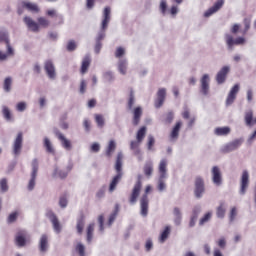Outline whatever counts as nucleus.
I'll use <instances>...</instances> for the list:
<instances>
[{
	"instance_id": "1",
	"label": "nucleus",
	"mask_w": 256,
	"mask_h": 256,
	"mask_svg": "<svg viewBox=\"0 0 256 256\" xmlns=\"http://www.w3.org/2000/svg\"><path fill=\"white\" fill-rule=\"evenodd\" d=\"M0 45L6 46V52L0 50V62L7 61L8 57L15 55V49L11 46V37L7 28H0Z\"/></svg>"
},
{
	"instance_id": "2",
	"label": "nucleus",
	"mask_w": 256,
	"mask_h": 256,
	"mask_svg": "<svg viewBox=\"0 0 256 256\" xmlns=\"http://www.w3.org/2000/svg\"><path fill=\"white\" fill-rule=\"evenodd\" d=\"M23 21L29 31H32V33H39L40 27H47L49 25V20H47L45 17H39L37 19L38 22H36L33 20V18L25 16Z\"/></svg>"
},
{
	"instance_id": "3",
	"label": "nucleus",
	"mask_w": 256,
	"mask_h": 256,
	"mask_svg": "<svg viewBox=\"0 0 256 256\" xmlns=\"http://www.w3.org/2000/svg\"><path fill=\"white\" fill-rule=\"evenodd\" d=\"M152 189L151 185H147L144 194L140 198V215L142 217L149 215V193H151Z\"/></svg>"
},
{
	"instance_id": "4",
	"label": "nucleus",
	"mask_w": 256,
	"mask_h": 256,
	"mask_svg": "<svg viewBox=\"0 0 256 256\" xmlns=\"http://www.w3.org/2000/svg\"><path fill=\"white\" fill-rule=\"evenodd\" d=\"M141 179H143V176L141 174H138L137 181L130 195V205H135L137 203V199H139V195H141V188L143 187V182H141Z\"/></svg>"
},
{
	"instance_id": "5",
	"label": "nucleus",
	"mask_w": 256,
	"mask_h": 256,
	"mask_svg": "<svg viewBox=\"0 0 256 256\" xmlns=\"http://www.w3.org/2000/svg\"><path fill=\"white\" fill-rule=\"evenodd\" d=\"M193 193L195 199H203V195H205V180L203 179V177H195Z\"/></svg>"
},
{
	"instance_id": "6",
	"label": "nucleus",
	"mask_w": 256,
	"mask_h": 256,
	"mask_svg": "<svg viewBox=\"0 0 256 256\" xmlns=\"http://www.w3.org/2000/svg\"><path fill=\"white\" fill-rule=\"evenodd\" d=\"M31 178L28 183V191H33L35 189V180L37 179V173H39V160L34 158L31 162Z\"/></svg>"
},
{
	"instance_id": "7",
	"label": "nucleus",
	"mask_w": 256,
	"mask_h": 256,
	"mask_svg": "<svg viewBox=\"0 0 256 256\" xmlns=\"http://www.w3.org/2000/svg\"><path fill=\"white\" fill-rule=\"evenodd\" d=\"M245 139L244 138H237L232 142L227 143L224 145L220 151L221 153H232V151H237L241 145H243Z\"/></svg>"
},
{
	"instance_id": "8",
	"label": "nucleus",
	"mask_w": 256,
	"mask_h": 256,
	"mask_svg": "<svg viewBox=\"0 0 256 256\" xmlns=\"http://www.w3.org/2000/svg\"><path fill=\"white\" fill-rule=\"evenodd\" d=\"M225 41L228 51H233L235 45H245V37L239 36L234 38L231 34H225Z\"/></svg>"
},
{
	"instance_id": "9",
	"label": "nucleus",
	"mask_w": 256,
	"mask_h": 256,
	"mask_svg": "<svg viewBox=\"0 0 256 256\" xmlns=\"http://www.w3.org/2000/svg\"><path fill=\"white\" fill-rule=\"evenodd\" d=\"M46 217L47 219H49V221H51L55 233L57 234L61 233L62 231L61 222H59V218H57V215L55 214V212H53V210H51L50 208H47Z\"/></svg>"
},
{
	"instance_id": "10",
	"label": "nucleus",
	"mask_w": 256,
	"mask_h": 256,
	"mask_svg": "<svg viewBox=\"0 0 256 256\" xmlns=\"http://www.w3.org/2000/svg\"><path fill=\"white\" fill-rule=\"evenodd\" d=\"M21 151H23V132H18L12 145V155H14V157H19Z\"/></svg>"
},
{
	"instance_id": "11",
	"label": "nucleus",
	"mask_w": 256,
	"mask_h": 256,
	"mask_svg": "<svg viewBox=\"0 0 256 256\" xmlns=\"http://www.w3.org/2000/svg\"><path fill=\"white\" fill-rule=\"evenodd\" d=\"M29 243V234L25 230H20L15 235L16 247H26Z\"/></svg>"
},
{
	"instance_id": "12",
	"label": "nucleus",
	"mask_w": 256,
	"mask_h": 256,
	"mask_svg": "<svg viewBox=\"0 0 256 256\" xmlns=\"http://www.w3.org/2000/svg\"><path fill=\"white\" fill-rule=\"evenodd\" d=\"M249 189V171L244 170L240 178V190L239 195H245Z\"/></svg>"
},
{
	"instance_id": "13",
	"label": "nucleus",
	"mask_w": 256,
	"mask_h": 256,
	"mask_svg": "<svg viewBox=\"0 0 256 256\" xmlns=\"http://www.w3.org/2000/svg\"><path fill=\"white\" fill-rule=\"evenodd\" d=\"M54 134L61 141V145L66 151H71L73 149V145L71 144V140L67 139L59 129L54 128Z\"/></svg>"
},
{
	"instance_id": "14",
	"label": "nucleus",
	"mask_w": 256,
	"mask_h": 256,
	"mask_svg": "<svg viewBox=\"0 0 256 256\" xmlns=\"http://www.w3.org/2000/svg\"><path fill=\"white\" fill-rule=\"evenodd\" d=\"M231 71L230 66H223L218 73L216 74V82L218 85H223L225 81H227V75H229V72Z\"/></svg>"
},
{
	"instance_id": "15",
	"label": "nucleus",
	"mask_w": 256,
	"mask_h": 256,
	"mask_svg": "<svg viewBox=\"0 0 256 256\" xmlns=\"http://www.w3.org/2000/svg\"><path fill=\"white\" fill-rule=\"evenodd\" d=\"M241 89V85L235 84L228 93V96L226 98V107H229L230 105H233L235 103V99H237V93H239V90Z\"/></svg>"
},
{
	"instance_id": "16",
	"label": "nucleus",
	"mask_w": 256,
	"mask_h": 256,
	"mask_svg": "<svg viewBox=\"0 0 256 256\" xmlns=\"http://www.w3.org/2000/svg\"><path fill=\"white\" fill-rule=\"evenodd\" d=\"M212 183L217 187H221V185H223V175L221 174L219 166L212 167Z\"/></svg>"
},
{
	"instance_id": "17",
	"label": "nucleus",
	"mask_w": 256,
	"mask_h": 256,
	"mask_svg": "<svg viewBox=\"0 0 256 256\" xmlns=\"http://www.w3.org/2000/svg\"><path fill=\"white\" fill-rule=\"evenodd\" d=\"M211 81V78L209 77V74H204L200 79V93L204 95V97H207L209 95V83Z\"/></svg>"
},
{
	"instance_id": "18",
	"label": "nucleus",
	"mask_w": 256,
	"mask_h": 256,
	"mask_svg": "<svg viewBox=\"0 0 256 256\" xmlns=\"http://www.w3.org/2000/svg\"><path fill=\"white\" fill-rule=\"evenodd\" d=\"M44 70L49 79H55V77H57V72L55 71V64H53V60L45 61Z\"/></svg>"
},
{
	"instance_id": "19",
	"label": "nucleus",
	"mask_w": 256,
	"mask_h": 256,
	"mask_svg": "<svg viewBox=\"0 0 256 256\" xmlns=\"http://www.w3.org/2000/svg\"><path fill=\"white\" fill-rule=\"evenodd\" d=\"M223 5H225V0H217L213 6L204 12V17L208 18L211 17V15H215V13H217V11H219Z\"/></svg>"
},
{
	"instance_id": "20",
	"label": "nucleus",
	"mask_w": 256,
	"mask_h": 256,
	"mask_svg": "<svg viewBox=\"0 0 256 256\" xmlns=\"http://www.w3.org/2000/svg\"><path fill=\"white\" fill-rule=\"evenodd\" d=\"M165 97H167V89L160 88L157 92V98L155 100L156 109H161L163 103H165Z\"/></svg>"
},
{
	"instance_id": "21",
	"label": "nucleus",
	"mask_w": 256,
	"mask_h": 256,
	"mask_svg": "<svg viewBox=\"0 0 256 256\" xmlns=\"http://www.w3.org/2000/svg\"><path fill=\"white\" fill-rule=\"evenodd\" d=\"M109 21H111V7L106 6L103 10V20L101 23L103 29H107L109 27Z\"/></svg>"
},
{
	"instance_id": "22",
	"label": "nucleus",
	"mask_w": 256,
	"mask_h": 256,
	"mask_svg": "<svg viewBox=\"0 0 256 256\" xmlns=\"http://www.w3.org/2000/svg\"><path fill=\"white\" fill-rule=\"evenodd\" d=\"M21 4L22 7H24V9H27V11H30V13H40L41 11V8H39V5H37V3L23 0Z\"/></svg>"
},
{
	"instance_id": "23",
	"label": "nucleus",
	"mask_w": 256,
	"mask_h": 256,
	"mask_svg": "<svg viewBox=\"0 0 256 256\" xmlns=\"http://www.w3.org/2000/svg\"><path fill=\"white\" fill-rule=\"evenodd\" d=\"M141 115H143V108H141V106H137L136 108H134L132 120V124L134 125V127H137V125H139L141 121Z\"/></svg>"
},
{
	"instance_id": "24",
	"label": "nucleus",
	"mask_w": 256,
	"mask_h": 256,
	"mask_svg": "<svg viewBox=\"0 0 256 256\" xmlns=\"http://www.w3.org/2000/svg\"><path fill=\"white\" fill-rule=\"evenodd\" d=\"M225 213H227V206L225 201H220L219 206L216 208L217 219H225Z\"/></svg>"
},
{
	"instance_id": "25",
	"label": "nucleus",
	"mask_w": 256,
	"mask_h": 256,
	"mask_svg": "<svg viewBox=\"0 0 256 256\" xmlns=\"http://www.w3.org/2000/svg\"><path fill=\"white\" fill-rule=\"evenodd\" d=\"M114 169L116 173L123 175V153L121 152L117 154Z\"/></svg>"
},
{
	"instance_id": "26",
	"label": "nucleus",
	"mask_w": 256,
	"mask_h": 256,
	"mask_svg": "<svg viewBox=\"0 0 256 256\" xmlns=\"http://www.w3.org/2000/svg\"><path fill=\"white\" fill-rule=\"evenodd\" d=\"M47 249H49V240L47 238V235L44 234L40 238L39 251L40 253H46Z\"/></svg>"
},
{
	"instance_id": "27",
	"label": "nucleus",
	"mask_w": 256,
	"mask_h": 256,
	"mask_svg": "<svg viewBox=\"0 0 256 256\" xmlns=\"http://www.w3.org/2000/svg\"><path fill=\"white\" fill-rule=\"evenodd\" d=\"M173 215L174 225H176V227H179V225H181V222L183 221V214L181 213V209H179V207H174Z\"/></svg>"
},
{
	"instance_id": "28",
	"label": "nucleus",
	"mask_w": 256,
	"mask_h": 256,
	"mask_svg": "<svg viewBox=\"0 0 256 256\" xmlns=\"http://www.w3.org/2000/svg\"><path fill=\"white\" fill-rule=\"evenodd\" d=\"M183 125V122L178 121L176 124L173 126L171 133H170V139H179V131H181V127Z\"/></svg>"
},
{
	"instance_id": "29",
	"label": "nucleus",
	"mask_w": 256,
	"mask_h": 256,
	"mask_svg": "<svg viewBox=\"0 0 256 256\" xmlns=\"http://www.w3.org/2000/svg\"><path fill=\"white\" fill-rule=\"evenodd\" d=\"M84 227H85V214L83 213V211H81L76 224L77 233H79V235L83 233Z\"/></svg>"
},
{
	"instance_id": "30",
	"label": "nucleus",
	"mask_w": 256,
	"mask_h": 256,
	"mask_svg": "<svg viewBox=\"0 0 256 256\" xmlns=\"http://www.w3.org/2000/svg\"><path fill=\"white\" fill-rule=\"evenodd\" d=\"M122 178H123V174L116 173V175L112 178L109 185L110 193L115 191V189H117V185H119V181H121Z\"/></svg>"
},
{
	"instance_id": "31",
	"label": "nucleus",
	"mask_w": 256,
	"mask_h": 256,
	"mask_svg": "<svg viewBox=\"0 0 256 256\" xmlns=\"http://www.w3.org/2000/svg\"><path fill=\"white\" fill-rule=\"evenodd\" d=\"M43 147L45 148L47 153H50V155H55V148L53 147V144L48 137H44Z\"/></svg>"
},
{
	"instance_id": "32",
	"label": "nucleus",
	"mask_w": 256,
	"mask_h": 256,
	"mask_svg": "<svg viewBox=\"0 0 256 256\" xmlns=\"http://www.w3.org/2000/svg\"><path fill=\"white\" fill-rule=\"evenodd\" d=\"M215 135L218 137H225L231 133V127L224 126V127H217L214 131Z\"/></svg>"
},
{
	"instance_id": "33",
	"label": "nucleus",
	"mask_w": 256,
	"mask_h": 256,
	"mask_svg": "<svg viewBox=\"0 0 256 256\" xmlns=\"http://www.w3.org/2000/svg\"><path fill=\"white\" fill-rule=\"evenodd\" d=\"M159 177L161 179H167V160L162 159L159 164Z\"/></svg>"
},
{
	"instance_id": "34",
	"label": "nucleus",
	"mask_w": 256,
	"mask_h": 256,
	"mask_svg": "<svg viewBox=\"0 0 256 256\" xmlns=\"http://www.w3.org/2000/svg\"><path fill=\"white\" fill-rule=\"evenodd\" d=\"M120 205L118 203L115 204L113 212L110 214L108 218V225H113L115 220L117 219V215H119Z\"/></svg>"
},
{
	"instance_id": "35",
	"label": "nucleus",
	"mask_w": 256,
	"mask_h": 256,
	"mask_svg": "<svg viewBox=\"0 0 256 256\" xmlns=\"http://www.w3.org/2000/svg\"><path fill=\"white\" fill-rule=\"evenodd\" d=\"M162 117H163L162 123H164V125H171V123H173L175 119V112L169 111L168 113L164 114Z\"/></svg>"
},
{
	"instance_id": "36",
	"label": "nucleus",
	"mask_w": 256,
	"mask_h": 256,
	"mask_svg": "<svg viewBox=\"0 0 256 256\" xmlns=\"http://www.w3.org/2000/svg\"><path fill=\"white\" fill-rule=\"evenodd\" d=\"M244 121L247 127H253L255 125V118H253V111H248L245 113Z\"/></svg>"
},
{
	"instance_id": "37",
	"label": "nucleus",
	"mask_w": 256,
	"mask_h": 256,
	"mask_svg": "<svg viewBox=\"0 0 256 256\" xmlns=\"http://www.w3.org/2000/svg\"><path fill=\"white\" fill-rule=\"evenodd\" d=\"M169 235H171V226H165L159 237L160 243H165L166 239H169Z\"/></svg>"
},
{
	"instance_id": "38",
	"label": "nucleus",
	"mask_w": 256,
	"mask_h": 256,
	"mask_svg": "<svg viewBox=\"0 0 256 256\" xmlns=\"http://www.w3.org/2000/svg\"><path fill=\"white\" fill-rule=\"evenodd\" d=\"M147 134V127L142 126L136 133V140L138 143H143V139H145V135Z\"/></svg>"
},
{
	"instance_id": "39",
	"label": "nucleus",
	"mask_w": 256,
	"mask_h": 256,
	"mask_svg": "<svg viewBox=\"0 0 256 256\" xmlns=\"http://www.w3.org/2000/svg\"><path fill=\"white\" fill-rule=\"evenodd\" d=\"M91 65V58H89V56H86L81 64V68L80 71L82 74L87 73V71L89 70V66Z\"/></svg>"
},
{
	"instance_id": "40",
	"label": "nucleus",
	"mask_w": 256,
	"mask_h": 256,
	"mask_svg": "<svg viewBox=\"0 0 256 256\" xmlns=\"http://www.w3.org/2000/svg\"><path fill=\"white\" fill-rule=\"evenodd\" d=\"M13 85V78L8 76L4 79L3 89L5 93H11V86Z\"/></svg>"
},
{
	"instance_id": "41",
	"label": "nucleus",
	"mask_w": 256,
	"mask_h": 256,
	"mask_svg": "<svg viewBox=\"0 0 256 256\" xmlns=\"http://www.w3.org/2000/svg\"><path fill=\"white\" fill-rule=\"evenodd\" d=\"M115 149H117V143L115 142V140H110L106 150V157H111V155H113V153L115 152Z\"/></svg>"
},
{
	"instance_id": "42",
	"label": "nucleus",
	"mask_w": 256,
	"mask_h": 256,
	"mask_svg": "<svg viewBox=\"0 0 256 256\" xmlns=\"http://www.w3.org/2000/svg\"><path fill=\"white\" fill-rule=\"evenodd\" d=\"M57 175L60 179H67V176L69 175V172L59 170V167L55 166L54 171L52 173V176L57 177Z\"/></svg>"
},
{
	"instance_id": "43",
	"label": "nucleus",
	"mask_w": 256,
	"mask_h": 256,
	"mask_svg": "<svg viewBox=\"0 0 256 256\" xmlns=\"http://www.w3.org/2000/svg\"><path fill=\"white\" fill-rule=\"evenodd\" d=\"M133 105H135V91H133V88H131L129 93V98H128V104H127L128 111L133 110Z\"/></svg>"
},
{
	"instance_id": "44",
	"label": "nucleus",
	"mask_w": 256,
	"mask_h": 256,
	"mask_svg": "<svg viewBox=\"0 0 256 256\" xmlns=\"http://www.w3.org/2000/svg\"><path fill=\"white\" fill-rule=\"evenodd\" d=\"M104 83H113L115 81V74L113 71H106L102 75Z\"/></svg>"
},
{
	"instance_id": "45",
	"label": "nucleus",
	"mask_w": 256,
	"mask_h": 256,
	"mask_svg": "<svg viewBox=\"0 0 256 256\" xmlns=\"http://www.w3.org/2000/svg\"><path fill=\"white\" fill-rule=\"evenodd\" d=\"M143 171L146 177H151L153 175V162L151 161L146 162L144 165Z\"/></svg>"
},
{
	"instance_id": "46",
	"label": "nucleus",
	"mask_w": 256,
	"mask_h": 256,
	"mask_svg": "<svg viewBox=\"0 0 256 256\" xmlns=\"http://www.w3.org/2000/svg\"><path fill=\"white\" fill-rule=\"evenodd\" d=\"M118 71L121 75H127V60L121 59L118 63Z\"/></svg>"
},
{
	"instance_id": "47",
	"label": "nucleus",
	"mask_w": 256,
	"mask_h": 256,
	"mask_svg": "<svg viewBox=\"0 0 256 256\" xmlns=\"http://www.w3.org/2000/svg\"><path fill=\"white\" fill-rule=\"evenodd\" d=\"M211 217H213V212L212 211H208L206 212L203 217L199 220V225L200 227H203V225L205 223H209V221H211Z\"/></svg>"
},
{
	"instance_id": "48",
	"label": "nucleus",
	"mask_w": 256,
	"mask_h": 256,
	"mask_svg": "<svg viewBox=\"0 0 256 256\" xmlns=\"http://www.w3.org/2000/svg\"><path fill=\"white\" fill-rule=\"evenodd\" d=\"M17 219H19V212L14 211L8 215L6 223L8 225H13V223H15L17 221Z\"/></svg>"
},
{
	"instance_id": "49",
	"label": "nucleus",
	"mask_w": 256,
	"mask_h": 256,
	"mask_svg": "<svg viewBox=\"0 0 256 256\" xmlns=\"http://www.w3.org/2000/svg\"><path fill=\"white\" fill-rule=\"evenodd\" d=\"M95 224H89L86 232V241L87 243H91L93 241V231Z\"/></svg>"
},
{
	"instance_id": "50",
	"label": "nucleus",
	"mask_w": 256,
	"mask_h": 256,
	"mask_svg": "<svg viewBox=\"0 0 256 256\" xmlns=\"http://www.w3.org/2000/svg\"><path fill=\"white\" fill-rule=\"evenodd\" d=\"M2 115L5 120L11 121L13 119V114L11 113V110L7 106H2Z\"/></svg>"
},
{
	"instance_id": "51",
	"label": "nucleus",
	"mask_w": 256,
	"mask_h": 256,
	"mask_svg": "<svg viewBox=\"0 0 256 256\" xmlns=\"http://www.w3.org/2000/svg\"><path fill=\"white\" fill-rule=\"evenodd\" d=\"M95 122L97 123V126L100 129H103V127H105V118H103V115L96 114L95 115Z\"/></svg>"
},
{
	"instance_id": "52",
	"label": "nucleus",
	"mask_w": 256,
	"mask_h": 256,
	"mask_svg": "<svg viewBox=\"0 0 256 256\" xmlns=\"http://www.w3.org/2000/svg\"><path fill=\"white\" fill-rule=\"evenodd\" d=\"M105 31H107V29H103V26L101 25V29L99 30L96 38H95V41L96 42H102L103 39H105V37L107 36V34L105 33Z\"/></svg>"
},
{
	"instance_id": "53",
	"label": "nucleus",
	"mask_w": 256,
	"mask_h": 256,
	"mask_svg": "<svg viewBox=\"0 0 256 256\" xmlns=\"http://www.w3.org/2000/svg\"><path fill=\"white\" fill-rule=\"evenodd\" d=\"M77 49V42L75 40H69L66 45V51L69 53H73Z\"/></svg>"
},
{
	"instance_id": "54",
	"label": "nucleus",
	"mask_w": 256,
	"mask_h": 256,
	"mask_svg": "<svg viewBox=\"0 0 256 256\" xmlns=\"http://www.w3.org/2000/svg\"><path fill=\"white\" fill-rule=\"evenodd\" d=\"M0 191L1 193H7L9 191V185L7 184V178L0 180Z\"/></svg>"
},
{
	"instance_id": "55",
	"label": "nucleus",
	"mask_w": 256,
	"mask_h": 256,
	"mask_svg": "<svg viewBox=\"0 0 256 256\" xmlns=\"http://www.w3.org/2000/svg\"><path fill=\"white\" fill-rule=\"evenodd\" d=\"M201 214V205H196L192 209V214L190 217L194 219H199V215Z\"/></svg>"
},
{
	"instance_id": "56",
	"label": "nucleus",
	"mask_w": 256,
	"mask_h": 256,
	"mask_svg": "<svg viewBox=\"0 0 256 256\" xmlns=\"http://www.w3.org/2000/svg\"><path fill=\"white\" fill-rule=\"evenodd\" d=\"M154 146H155V137L153 135H149L148 142H147L148 151H153Z\"/></svg>"
},
{
	"instance_id": "57",
	"label": "nucleus",
	"mask_w": 256,
	"mask_h": 256,
	"mask_svg": "<svg viewBox=\"0 0 256 256\" xmlns=\"http://www.w3.org/2000/svg\"><path fill=\"white\" fill-rule=\"evenodd\" d=\"M165 178H161V176H159L158 178V191L163 192L165 191V189H167V184H165V181L163 180Z\"/></svg>"
},
{
	"instance_id": "58",
	"label": "nucleus",
	"mask_w": 256,
	"mask_h": 256,
	"mask_svg": "<svg viewBox=\"0 0 256 256\" xmlns=\"http://www.w3.org/2000/svg\"><path fill=\"white\" fill-rule=\"evenodd\" d=\"M76 251L79 254V256H85V245H83V243L79 242L76 245Z\"/></svg>"
},
{
	"instance_id": "59",
	"label": "nucleus",
	"mask_w": 256,
	"mask_h": 256,
	"mask_svg": "<svg viewBox=\"0 0 256 256\" xmlns=\"http://www.w3.org/2000/svg\"><path fill=\"white\" fill-rule=\"evenodd\" d=\"M90 151L92 153H99V151H101V144H99V142L92 143L90 146Z\"/></svg>"
},
{
	"instance_id": "60",
	"label": "nucleus",
	"mask_w": 256,
	"mask_h": 256,
	"mask_svg": "<svg viewBox=\"0 0 256 256\" xmlns=\"http://www.w3.org/2000/svg\"><path fill=\"white\" fill-rule=\"evenodd\" d=\"M83 127L85 133H91V121H89L87 118L83 121Z\"/></svg>"
},
{
	"instance_id": "61",
	"label": "nucleus",
	"mask_w": 256,
	"mask_h": 256,
	"mask_svg": "<svg viewBox=\"0 0 256 256\" xmlns=\"http://www.w3.org/2000/svg\"><path fill=\"white\" fill-rule=\"evenodd\" d=\"M160 12L162 13V15H167V1L165 0H162L160 2Z\"/></svg>"
},
{
	"instance_id": "62",
	"label": "nucleus",
	"mask_w": 256,
	"mask_h": 256,
	"mask_svg": "<svg viewBox=\"0 0 256 256\" xmlns=\"http://www.w3.org/2000/svg\"><path fill=\"white\" fill-rule=\"evenodd\" d=\"M235 217H237V208L233 207V208H231L230 215H229L230 223H233L235 221Z\"/></svg>"
},
{
	"instance_id": "63",
	"label": "nucleus",
	"mask_w": 256,
	"mask_h": 256,
	"mask_svg": "<svg viewBox=\"0 0 256 256\" xmlns=\"http://www.w3.org/2000/svg\"><path fill=\"white\" fill-rule=\"evenodd\" d=\"M69 201L67 200V197L61 196L59 199V205L61 209H65L68 205Z\"/></svg>"
},
{
	"instance_id": "64",
	"label": "nucleus",
	"mask_w": 256,
	"mask_h": 256,
	"mask_svg": "<svg viewBox=\"0 0 256 256\" xmlns=\"http://www.w3.org/2000/svg\"><path fill=\"white\" fill-rule=\"evenodd\" d=\"M16 109H17V111H20V113H23V111H25V109H27V103H25V102H19V103L16 105Z\"/></svg>"
}]
</instances>
